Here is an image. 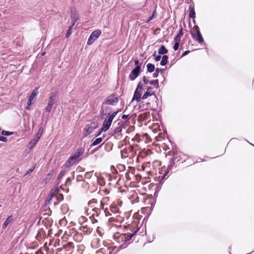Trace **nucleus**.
I'll return each instance as SVG.
<instances>
[{"label": "nucleus", "mask_w": 254, "mask_h": 254, "mask_svg": "<svg viewBox=\"0 0 254 254\" xmlns=\"http://www.w3.org/2000/svg\"><path fill=\"white\" fill-rule=\"evenodd\" d=\"M129 228L130 229V232L122 234L117 232L113 235L114 239L118 243L121 244V246H123L127 243H129L133 237L137 235L138 232H139V234H138L139 235L143 233V229L142 230V232H139L140 227H138V225L136 222L132 223L131 226L129 227Z\"/></svg>", "instance_id": "nucleus-1"}, {"label": "nucleus", "mask_w": 254, "mask_h": 254, "mask_svg": "<svg viewBox=\"0 0 254 254\" xmlns=\"http://www.w3.org/2000/svg\"><path fill=\"white\" fill-rule=\"evenodd\" d=\"M124 147L121 151L122 158H133L136 154V150L133 146L130 144H123L122 147Z\"/></svg>", "instance_id": "nucleus-2"}, {"label": "nucleus", "mask_w": 254, "mask_h": 254, "mask_svg": "<svg viewBox=\"0 0 254 254\" xmlns=\"http://www.w3.org/2000/svg\"><path fill=\"white\" fill-rule=\"evenodd\" d=\"M134 64L136 66L132 70L129 75V79L132 81L138 76L141 69V64L138 60H134Z\"/></svg>", "instance_id": "nucleus-3"}, {"label": "nucleus", "mask_w": 254, "mask_h": 254, "mask_svg": "<svg viewBox=\"0 0 254 254\" xmlns=\"http://www.w3.org/2000/svg\"><path fill=\"white\" fill-rule=\"evenodd\" d=\"M98 204V200L96 198H92L88 202V206L89 207L92 209V211L94 212L93 215L96 214V217H98L101 212V208H97L96 205Z\"/></svg>", "instance_id": "nucleus-4"}, {"label": "nucleus", "mask_w": 254, "mask_h": 254, "mask_svg": "<svg viewBox=\"0 0 254 254\" xmlns=\"http://www.w3.org/2000/svg\"><path fill=\"white\" fill-rule=\"evenodd\" d=\"M193 30L195 32V34L191 33L192 38L197 41L198 43L200 44L203 43L204 40L200 33L199 27L197 25H194Z\"/></svg>", "instance_id": "nucleus-5"}, {"label": "nucleus", "mask_w": 254, "mask_h": 254, "mask_svg": "<svg viewBox=\"0 0 254 254\" xmlns=\"http://www.w3.org/2000/svg\"><path fill=\"white\" fill-rule=\"evenodd\" d=\"M98 125L95 122H92L90 124L87 125L84 129L83 132V136H87L90 133L93 132V131L97 127Z\"/></svg>", "instance_id": "nucleus-6"}, {"label": "nucleus", "mask_w": 254, "mask_h": 254, "mask_svg": "<svg viewBox=\"0 0 254 254\" xmlns=\"http://www.w3.org/2000/svg\"><path fill=\"white\" fill-rule=\"evenodd\" d=\"M143 87L141 82L138 83L137 86L134 91L133 100L139 102L141 98Z\"/></svg>", "instance_id": "nucleus-7"}, {"label": "nucleus", "mask_w": 254, "mask_h": 254, "mask_svg": "<svg viewBox=\"0 0 254 254\" xmlns=\"http://www.w3.org/2000/svg\"><path fill=\"white\" fill-rule=\"evenodd\" d=\"M101 31L100 29H97L93 31L89 37L87 44L90 45L92 44L95 40L101 35Z\"/></svg>", "instance_id": "nucleus-8"}, {"label": "nucleus", "mask_w": 254, "mask_h": 254, "mask_svg": "<svg viewBox=\"0 0 254 254\" xmlns=\"http://www.w3.org/2000/svg\"><path fill=\"white\" fill-rule=\"evenodd\" d=\"M118 101V98L115 94H112L106 98L105 101L103 102V104L115 105Z\"/></svg>", "instance_id": "nucleus-9"}, {"label": "nucleus", "mask_w": 254, "mask_h": 254, "mask_svg": "<svg viewBox=\"0 0 254 254\" xmlns=\"http://www.w3.org/2000/svg\"><path fill=\"white\" fill-rule=\"evenodd\" d=\"M112 121H113L110 119H106L103 122L102 127L101 128L98 133L95 134V136L97 137L99 136L102 131L107 130L109 128Z\"/></svg>", "instance_id": "nucleus-10"}, {"label": "nucleus", "mask_w": 254, "mask_h": 254, "mask_svg": "<svg viewBox=\"0 0 254 254\" xmlns=\"http://www.w3.org/2000/svg\"><path fill=\"white\" fill-rule=\"evenodd\" d=\"M69 233L71 234H73V239L77 242H80L83 240V236L82 234L76 232L74 228H72L69 230Z\"/></svg>", "instance_id": "nucleus-11"}, {"label": "nucleus", "mask_w": 254, "mask_h": 254, "mask_svg": "<svg viewBox=\"0 0 254 254\" xmlns=\"http://www.w3.org/2000/svg\"><path fill=\"white\" fill-rule=\"evenodd\" d=\"M150 165L151 164L150 162H146L143 163L141 166V169L143 171H146V172L148 174L147 177H149L150 176H152L154 175L153 171L149 169L150 167Z\"/></svg>", "instance_id": "nucleus-12"}, {"label": "nucleus", "mask_w": 254, "mask_h": 254, "mask_svg": "<svg viewBox=\"0 0 254 254\" xmlns=\"http://www.w3.org/2000/svg\"><path fill=\"white\" fill-rule=\"evenodd\" d=\"M116 249V246H104L101 248L100 250L103 253V254H112L113 252Z\"/></svg>", "instance_id": "nucleus-13"}, {"label": "nucleus", "mask_w": 254, "mask_h": 254, "mask_svg": "<svg viewBox=\"0 0 254 254\" xmlns=\"http://www.w3.org/2000/svg\"><path fill=\"white\" fill-rule=\"evenodd\" d=\"M79 161V160H77L71 155L70 157L65 162L64 166L67 168L75 164L76 163L78 162Z\"/></svg>", "instance_id": "nucleus-14"}, {"label": "nucleus", "mask_w": 254, "mask_h": 254, "mask_svg": "<svg viewBox=\"0 0 254 254\" xmlns=\"http://www.w3.org/2000/svg\"><path fill=\"white\" fill-rule=\"evenodd\" d=\"M84 151V149L83 148H79L76 150L73 151L71 155L73 157L75 158L77 160H79V158L80 156L82 155ZM80 159H79L80 160Z\"/></svg>", "instance_id": "nucleus-15"}, {"label": "nucleus", "mask_w": 254, "mask_h": 254, "mask_svg": "<svg viewBox=\"0 0 254 254\" xmlns=\"http://www.w3.org/2000/svg\"><path fill=\"white\" fill-rule=\"evenodd\" d=\"M71 18L73 22V25H74L75 23L79 19L78 15L77 13L76 9L75 8H73L71 9Z\"/></svg>", "instance_id": "nucleus-16"}, {"label": "nucleus", "mask_w": 254, "mask_h": 254, "mask_svg": "<svg viewBox=\"0 0 254 254\" xmlns=\"http://www.w3.org/2000/svg\"><path fill=\"white\" fill-rule=\"evenodd\" d=\"M125 123L123 121H120L118 124L117 126L114 128V133H118L121 132L122 128L125 127Z\"/></svg>", "instance_id": "nucleus-17"}, {"label": "nucleus", "mask_w": 254, "mask_h": 254, "mask_svg": "<svg viewBox=\"0 0 254 254\" xmlns=\"http://www.w3.org/2000/svg\"><path fill=\"white\" fill-rule=\"evenodd\" d=\"M171 146V150L167 152L169 155L175 156L178 153V148L176 144H170Z\"/></svg>", "instance_id": "nucleus-18"}, {"label": "nucleus", "mask_w": 254, "mask_h": 254, "mask_svg": "<svg viewBox=\"0 0 254 254\" xmlns=\"http://www.w3.org/2000/svg\"><path fill=\"white\" fill-rule=\"evenodd\" d=\"M154 95L155 93L153 90V88L151 86H149L147 88V91L145 92L144 95L142 96V98L143 99H145L148 98V96H150L152 95Z\"/></svg>", "instance_id": "nucleus-19"}, {"label": "nucleus", "mask_w": 254, "mask_h": 254, "mask_svg": "<svg viewBox=\"0 0 254 254\" xmlns=\"http://www.w3.org/2000/svg\"><path fill=\"white\" fill-rule=\"evenodd\" d=\"M79 230L84 235H89L92 231V229L88 227L87 225H82L80 227Z\"/></svg>", "instance_id": "nucleus-20"}, {"label": "nucleus", "mask_w": 254, "mask_h": 254, "mask_svg": "<svg viewBox=\"0 0 254 254\" xmlns=\"http://www.w3.org/2000/svg\"><path fill=\"white\" fill-rule=\"evenodd\" d=\"M74 248L73 244L72 242H68L63 245V249L70 254Z\"/></svg>", "instance_id": "nucleus-21"}, {"label": "nucleus", "mask_w": 254, "mask_h": 254, "mask_svg": "<svg viewBox=\"0 0 254 254\" xmlns=\"http://www.w3.org/2000/svg\"><path fill=\"white\" fill-rule=\"evenodd\" d=\"M37 94V89H36V90L33 91L32 92V93L31 94V95H30V97L29 98V99L28 100V102H27V106L26 107V108L27 110H29L30 109V106L32 104V100H33V99L36 96Z\"/></svg>", "instance_id": "nucleus-22"}, {"label": "nucleus", "mask_w": 254, "mask_h": 254, "mask_svg": "<svg viewBox=\"0 0 254 254\" xmlns=\"http://www.w3.org/2000/svg\"><path fill=\"white\" fill-rule=\"evenodd\" d=\"M110 201V197L109 196H105L103 197L102 199V200L100 201V208L102 210L104 209V206L105 205H108L109 204V202Z\"/></svg>", "instance_id": "nucleus-23"}, {"label": "nucleus", "mask_w": 254, "mask_h": 254, "mask_svg": "<svg viewBox=\"0 0 254 254\" xmlns=\"http://www.w3.org/2000/svg\"><path fill=\"white\" fill-rule=\"evenodd\" d=\"M168 171H167V169H166L165 167H163L159 171V174H160L159 176V178L161 181L165 179V177L168 173Z\"/></svg>", "instance_id": "nucleus-24"}, {"label": "nucleus", "mask_w": 254, "mask_h": 254, "mask_svg": "<svg viewBox=\"0 0 254 254\" xmlns=\"http://www.w3.org/2000/svg\"><path fill=\"white\" fill-rule=\"evenodd\" d=\"M125 177L127 181H134V178L135 177V175L133 174L132 171H128L125 174Z\"/></svg>", "instance_id": "nucleus-25"}, {"label": "nucleus", "mask_w": 254, "mask_h": 254, "mask_svg": "<svg viewBox=\"0 0 254 254\" xmlns=\"http://www.w3.org/2000/svg\"><path fill=\"white\" fill-rule=\"evenodd\" d=\"M143 199V202L145 206L147 207V206H149V205H152L153 199L151 197L144 195Z\"/></svg>", "instance_id": "nucleus-26"}, {"label": "nucleus", "mask_w": 254, "mask_h": 254, "mask_svg": "<svg viewBox=\"0 0 254 254\" xmlns=\"http://www.w3.org/2000/svg\"><path fill=\"white\" fill-rule=\"evenodd\" d=\"M13 221V218L12 215L9 216L6 220L4 222L2 228L3 229H5L6 227Z\"/></svg>", "instance_id": "nucleus-27"}, {"label": "nucleus", "mask_w": 254, "mask_h": 254, "mask_svg": "<svg viewBox=\"0 0 254 254\" xmlns=\"http://www.w3.org/2000/svg\"><path fill=\"white\" fill-rule=\"evenodd\" d=\"M110 210L113 213H117L119 212V208L115 202H114L110 206Z\"/></svg>", "instance_id": "nucleus-28"}, {"label": "nucleus", "mask_w": 254, "mask_h": 254, "mask_svg": "<svg viewBox=\"0 0 254 254\" xmlns=\"http://www.w3.org/2000/svg\"><path fill=\"white\" fill-rule=\"evenodd\" d=\"M150 117L149 113H144L139 115L138 117L140 121H145L148 120Z\"/></svg>", "instance_id": "nucleus-29"}, {"label": "nucleus", "mask_w": 254, "mask_h": 254, "mask_svg": "<svg viewBox=\"0 0 254 254\" xmlns=\"http://www.w3.org/2000/svg\"><path fill=\"white\" fill-rule=\"evenodd\" d=\"M189 17L192 19L195 18V12L193 6H190L189 7Z\"/></svg>", "instance_id": "nucleus-30"}, {"label": "nucleus", "mask_w": 254, "mask_h": 254, "mask_svg": "<svg viewBox=\"0 0 254 254\" xmlns=\"http://www.w3.org/2000/svg\"><path fill=\"white\" fill-rule=\"evenodd\" d=\"M167 53L168 50L164 45H162L158 50V53L160 55L166 54Z\"/></svg>", "instance_id": "nucleus-31"}, {"label": "nucleus", "mask_w": 254, "mask_h": 254, "mask_svg": "<svg viewBox=\"0 0 254 254\" xmlns=\"http://www.w3.org/2000/svg\"><path fill=\"white\" fill-rule=\"evenodd\" d=\"M54 174V171L53 170H51L49 173L47 174L46 178L45 179L44 181L45 183H47L48 181H49L51 178L53 177V175Z\"/></svg>", "instance_id": "nucleus-32"}, {"label": "nucleus", "mask_w": 254, "mask_h": 254, "mask_svg": "<svg viewBox=\"0 0 254 254\" xmlns=\"http://www.w3.org/2000/svg\"><path fill=\"white\" fill-rule=\"evenodd\" d=\"M57 196L54 193H53L52 191H51L50 194H49L48 197H47V199L46 200V203L47 204H49L50 203V201H51V200L52 199V198L53 197H57Z\"/></svg>", "instance_id": "nucleus-33"}, {"label": "nucleus", "mask_w": 254, "mask_h": 254, "mask_svg": "<svg viewBox=\"0 0 254 254\" xmlns=\"http://www.w3.org/2000/svg\"><path fill=\"white\" fill-rule=\"evenodd\" d=\"M148 72H152L155 70V66L154 64L149 63L146 65Z\"/></svg>", "instance_id": "nucleus-34"}, {"label": "nucleus", "mask_w": 254, "mask_h": 254, "mask_svg": "<svg viewBox=\"0 0 254 254\" xmlns=\"http://www.w3.org/2000/svg\"><path fill=\"white\" fill-rule=\"evenodd\" d=\"M168 57L167 55L163 56L162 60L160 62V64L162 65H165L168 62Z\"/></svg>", "instance_id": "nucleus-35"}, {"label": "nucleus", "mask_w": 254, "mask_h": 254, "mask_svg": "<svg viewBox=\"0 0 254 254\" xmlns=\"http://www.w3.org/2000/svg\"><path fill=\"white\" fill-rule=\"evenodd\" d=\"M149 84L154 85L156 88H157L159 87V81L158 79L150 81Z\"/></svg>", "instance_id": "nucleus-36"}, {"label": "nucleus", "mask_w": 254, "mask_h": 254, "mask_svg": "<svg viewBox=\"0 0 254 254\" xmlns=\"http://www.w3.org/2000/svg\"><path fill=\"white\" fill-rule=\"evenodd\" d=\"M54 100H55V95H53L51 96H50V97L49 98V101L48 102V105L53 107V106L54 104Z\"/></svg>", "instance_id": "nucleus-37"}, {"label": "nucleus", "mask_w": 254, "mask_h": 254, "mask_svg": "<svg viewBox=\"0 0 254 254\" xmlns=\"http://www.w3.org/2000/svg\"><path fill=\"white\" fill-rule=\"evenodd\" d=\"M161 147L165 151L168 152L169 150H171V146L170 144L168 145L167 144H162Z\"/></svg>", "instance_id": "nucleus-38"}, {"label": "nucleus", "mask_w": 254, "mask_h": 254, "mask_svg": "<svg viewBox=\"0 0 254 254\" xmlns=\"http://www.w3.org/2000/svg\"><path fill=\"white\" fill-rule=\"evenodd\" d=\"M141 180V176L139 175H135V177L134 178V181L132 182H139Z\"/></svg>", "instance_id": "nucleus-39"}, {"label": "nucleus", "mask_w": 254, "mask_h": 254, "mask_svg": "<svg viewBox=\"0 0 254 254\" xmlns=\"http://www.w3.org/2000/svg\"><path fill=\"white\" fill-rule=\"evenodd\" d=\"M13 134H14L13 132H9V131H7L5 130H3L2 131V134L3 135L9 136V135Z\"/></svg>", "instance_id": "nucleus-40"}, {"label": "nucleus", "mask_w": 254, "mask_h": 254, "mask_svg": "<svg viewBox=\"0 0 254 254\" xmlns=\"http://www.w3.org/2000/svg\"><path fill=\"white\" fill-rule=\"evenodd\" d=\"M73 26L74 25H73V24H72L71 26H70L69 27V29L68 30V31L67 32L66 34V38H68V37H69L70 36V35L71 34V29H72V28Z\"/></svg>", "instance_id": "nucleus-41"}, {"label": "nucleus", "mask_w": 254, "mask_h": 254, "mask_svg": "<svg viewBox=\"0 0 254 254\" xmlns=\"http://www.w3.org/2000/svg\"><path fill=\"white\" fill-rule=\"evenodd\" d=\"M93 174L92 172H86L85 174V177L86 179H90L92 177Z\"/></svg>", "instance_id": "nucleus-42"}, {"label": "nucleus", "mask_w": 254, "mask_h": 254, "mask_svg": "<svg viewBox=\"0 0 254 254\" xmlns=\"http://www.w3.org/2000/svg\"><path fill=\"white\" fill-rule=\"evenodd\" d=\"M143 138H145L146 140L145 141V143H149V142L151 141V140L149 138V136L147 134H145L143 136Z\"/></svg>", "instance_id": "nucleus-43"}, {"label": "nucleus", "mask_w": 254, "mask_h": 254, "mask_svg": "<svg viewBox=\"0 0 254 254\" xmlns=\"http://www.w3.org/2000/svg\"><path fill=\"white\" fill-rule=\"evenodd\" d=\"M41 131V128L39 129L38 132L36 134V139H35V141H38L39 139L41 137L42 133Z\"/></svg>", "instance_id": "nucleus-44"}, {"label": "nucleus", "mask_w": 254, "mask_h": 254, "mask_svg": "<svg viewBox=\"0 0 254 254\" xmlns=\"http://www.w3.org/2000/svg\"><path fill=\"white\" fill-rule=\"evenodd\" d=\"M118 111L113 112L110 116L108 117L109 119H110L111 120L113 121L117 114L118 113Z\"/></svg>", "instance_id": "nucleus-45"}, {"label": "nucleus", "mask_w": 254, "mask_h": 254, "mask_svg": "<svg viewBox=\"0 0 254 254\" xmlns=\"http://www.w3.org/2000/svg\"><path fill=\"white\" fill-rule=\"evenodd\" d=\"M179 42H175L174 46H173V49L174 51H177L178 49H179Z\"/></svg>", "instance_id": "nucleus-46"}, {"label": "nucleus", "mask_w": 254, "mask_h": 254, "mask_svg": "<svg viewBox=\"0 0 254 254\" xmlns=\"http://www.w3.org/2000/svg\"><path fill=\"white\" fill-rule=\"evenodd\" d=\"M116 203L117 204V206H118V207H122L123 203L122 200L119 199L117 200V202H116Z\"/></svg>", "instance_id": "nucleus-47"}, {"label": "nucleus", "mask_w": 254, "mask_h": 254, "mask_svg": "<svg viewBox=\"0 0 254 254\" xmlns=\"http://www.w3.org/2000/svg\"><path fill=\"white\" fill-rule=\"evenodd\" d=\"M0 141H3V142H7L8 141H10V140L9 139L8 140L6 137L3 136H0Z\"/></svg>", "instance_id": "nucleus-48"}, {"label": "nucleus", "mask_w": 254, "mask_h": 254, "mask_svg": "<svg viewBox=\"0 0 254 254\" xmlns=\"http://www.w3.org/2000/svg\"><path fill=\"white\" fill-rule=\"evenodd\" d=\"M117 168L120 170H123L124 171L125 169V165H122V164H119L118 166H117Z\"/></svg>", "instance_id": "nucleus-49"}, {"label": "nucleus", "mask_w": 254, "mask_h": 254, "mask_svg": "<svg viewBox=\"0 0 254 254\" xmlns=\"http://www.w3.org/2000/svg\"><path fill=\"white\" fill-rule=\"evenodd\" d=\"M64 174H65V172L64 171H62L59 174L58 178V180L61 179L64 176Z\"/></svg>", "instance_id": "nucleus-50"}, {"label": "nucleus", "mask_w": 254, "mask_h": 254, "mask_svg": "<svg viewBox=\"0 0 254 254\" xmlns=\"http://www.w3.org/2000/svg\"><path fill=\"white\" fill-rule=\"evenodd\" d=\"M76 180L77 181H83V177L82 175H77L76 176Z\"/></svg>", "instance_id": "nucleus-51"}, {"label": "nucleus", "mask_w": 254, "mask_h": 254, "mask_svg": "<svg viewBox=\"0 0 254 254\" xmlns=\"http://www.w3.org/2000/svg\"><path fill=\"white\" fill-rule=\"evenodd\" d=\"M52 109V107L49 106L47 105V106L45 107V110L47 112L50 113Z\"/></svg>", "instance_id": "nucleus-52"}, {"label": "nucleus", "mask_w": 254, "mask_h": 254, "mask_svg": "<svg viewBox=\"0 0 254 254\" xmlns=\"http://www.w3.org/2000/svg\"><path fill=\"white\" fill-rule=\"evenodd\" d=\"M181 37H182L181 36L177 35L175 37V39H174V40L176 42H179L180 43V42L181 41Z\"/></svg>", "instance_id": "nucleus-53"}, {"label": "nucleus", "mask_w": 254, "mask_h": 254, "mask_svg": "<svg viewBox=\"0 0 254 254\" xmlns=\"http://www.w3.org/2000/svg\"><path fill=\"white\" fill-rule=\"evenodd\" d=\"M142 80L144 84H147L149 83L150 81H149L145 76H143L142 77Z\"/></svg>", "instance_id": "nucleus-54"}, {"label": "nucleus", "mask_w": 254, "mask_h": 254, "mask_svg": "<svg viewBox=\"0 0 254 254\" xmlns=\"http://www.w3.org/2000/svg\"><path fill=\"white\" fill-rule=\"evenodd\" d=\"M161 165V162L159 161H154L153 162V166H160Z\"/></svg>", "instance_id": "nucleus-55"}, {"label": "nucleus", "mask_w": 254, "mask_h": 254, "mask_svg": "<svg viewBox=\"0 0 254 254\" xmlns=\"http://www.w3.org/2000/svg\"><path fill=\"white\" fill-rule=\"evenodd\" d=\"M183 34H184L183 29L182 27H181V28L180 29L179 33H178L177 35L182 37Z\"/></svg>", "instance_id": "nucleus-56"}, {"label": "nucleus", "mask_w": 254, "mask_h": 254, "mask_svg": "<svg viewBox=\"0 0 254 254\" xmlns=\"http://www.w3.org/2000/svg\"><path fill=\"white\" fill-rule=\"evenodd\" d=\"M103 140V138L102 137H99L97 138L93 143H100Z\"/></svg>", "instance_id": "nucleus-57"}, {"label": "nucleus", "mask_w": 254, "mask_h": 254, "mask_svg": "<svg viewBox=\"0 0 254 254\" xmlns=\"http://www.w3.org/2000/svg\"><path fill=\"white\" fill-rule=\"evenodd\" d=\"M95 216H96V214H95L94 216L93 215H92V217H93L92 218H91L92 223H95L98 222V220L95 218Z\"/></svg>", "instance_id": "nucleus-58"}, {"label": "nucleus", "mask_w": 254, "mask_h": 254, "mask_svg": "<svg viewBox=\"0 0 254 254\" xmlns=\"http://www.w3.org/2000/svg\"><path fill=\"white\" fill-rule=\"evenodd\" d=\"M111 170L113 173L117 174L118 173L117 169L114 166L111 167Z\"/></svg>", "instance_id": "nucleus-59"}, {"label": "nucleus", "mask_w": 254, "mask_h": 254, "mask_svg": "<svg viewBox=\"0 0 254 254\" xmlns=\"http://www.w3.org/2000/svg\"><path fill=\"white\" fill-rule=\"evenodd\" d=\"M57 196L56 197H58V199L60 200H62L64 199V196L62 194H59L58 195H56Z\"/></svg>", "instance_id": "nucleus-60"}, {"label": "nucleus", "mask_w": 254, "mask_h": 254, "mask_svg": "<svg viewBox=\"0 0 254 254\" xmlns=\"http://www.w3.org/2000/svg\"><path fill=\"white\" fill-rule=\"evenodd\" d=\"M104 210V212H105L106 216H109L111 215L110 213L109 212V211H108L107 208H105Z\"/></svg>", "instance_id": "nucleus-61"}, {"label": "nucleus", "mask_w": 254, "mask_h": 254, "mask_svg": "<svg viewBox=\"0 0 254 254\" xmlns=\"http://www.w3.org/2000/svg\"><path fill=\"white\" fill-rule=\"evenodd\" d=\"M149 207V206H147V207L145 206L144 207H143L141 209V211L142 213H144L146 210L148 209V208Z\"/></svg>", "instance_id": "nucleus-62"}, {"label": "nucleus", "mask_w": 254, "mask_h": 254, "mask_svg": "<svg viewBox=\"0 0 254 254\" xmlns=\"http://www.w3.org/2000/svg\"><path fill=\"white\" fill-rule=\"evenodd\" d=\"M34 169H35V166L33 167L32 168H31L28 171H27V172L25 174V175L28 174H29V173H32L34 171Z\"/></svg>", "instance_id": "nucleus-63"}, {"label": "nucleus", "mask_w": 254, "mask_h": 254, "mask_svg": "<svg viewBox=\"0 0 254 254\" xmlns=\"http://www.w3.org/2000/svg\"><path fill=\"white\" fill-rule=\"evenodd\" d=\"M190 53V51L189 50H187V51H185L183 53V54L182 55L181 57H184V56H186L187 55H188Z\"/></svg>", "instance_id": "nucleus-64"}]
</instances>
